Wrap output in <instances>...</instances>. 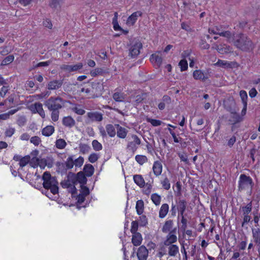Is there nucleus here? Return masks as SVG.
<instances>
[{
	"mask_svg": "<svg viewBox=\"0 0 260 260\" xmlns=\"http://www.w3.org/2000/svg\"><path fill=\"white\" fill-rule=\"evenodd\" d=\"M234 40V45L243 51L250 52L253 50L254 47L252 41L242 33L237 35Z\"/></svg>",
	"mask_w": 260,
	"mask_h": 260,
	"instance_id": "nucleus-1",
	"label": "nucleus"
},
{
	"mask_svg": "<svg viewBox=\"0 0 260 260\" xmlns=\"http://www.w3.org/2000/svg\"><path fill=\"white\" fill-rule=\"evenodd\" d=\"M19 105L18 100L15 93L10 94L6 99L0 102V108L4 110L12 109L6 114H15L20 109Z\"/></svg>",
	"mask_w": 260,
	"mask_h": 260,
	"instance_id": "nucleus-2",
	"label": "nucleus"
},
{
	"mask_svg": "<svg viewBox=\"0 0 260 260\" xmlns=\"http://www.w3.org/2000/svg\"><path fill=\"white\" fill-rule=\"evenodd\" d=\"M43 187L50 189L51 192L55 195L58 193V183L54 177H52L50 172L46 171L42 176Z\"/></svg>",
	"mask_w": 260,
	"mask_h": 260,
	"instance_id": "nucleus-3",
	"label": "nucleus"
},
{
	"mask_svg": "<svg viewBox=\"0 0 260 260\" xmlns=\"http://www.w3.org/2000/svg\"><path fill=\"white\" fill-rule=\"evenodd\" d=\"M66 102H67L66 101L59 96H51L46 101L45 106L50 111H52V114H55L59 112V110L64 106Z\"/></svg>",
	"mask_w": 260,
	"mask_h": 260,
	"instance_id": "nucleus-4",
	"label": "nucleus"
},
{
	"mask_svg": "<svg viewBox=\"0 0 260 260\" xmlns=\"http://www.w3.org/2000/svg\"><path fill=\"white\" fill-rule=\"evenodd\" d=\"M254 185L252 179L244 174L240 175L238 183V190L247 191L251 192Z\"/></svg>",
	"mask_w": 260,
	"mask_h": 260,
	"instance_id": "nucleus-5",
	"label": "nucleus"
},
{
	"mask_svg": "<svg viewBox=\"0 0 260 260\" xmlns=\"http://www.w3.org/2000/svg\"><path fill=\"white\" fill-rule=\"evenodd\" d=\"M187 202L184 199L180 198L176 200L175 204L173 202L171 204L170 213L171 216H176L177 212H178V216H182L185 211L187 207Z\"/></svg>",
	"mask_w": 260,
	"mask_h": 260,
	"instance_id": "nucleus-6",
	"label": "nucleus"
},
{
	"mask_svg": "<svg viewBox=\"0 0 260 260\" xmlns=\"http://www.w3.org/2000/svg\"><path fill=\"white\" fill-rule=\"evenodd\" d=\"M177 228H174L172 231L168 233L166 236V239L164 242L165 246L174 245V243L177 241V237L176 236Z\"/></svg>",
	"mask_w": 260,
	"mask_h": 260,
	"instance_id": "nucleus-7",
	"label": "nucleus"
},
{
	"mask_svg": "<svg viewBox=\"0 0 260 260\" xmlns=\"http://www.w3.org/2000/svg\"><path fill=\"white\" fill-rule=\"evenodd\" d=\"M142 44L140 42H137L132 45L129 48V55L132 57L135 58L140 53V49L142 48Z\"/></svg>",
	"mask_w": 260,
	"mask_h": 260,
	"instance_id": "nucleus-8",
	"label": "nucleus"
},
{
	"mask_svg": "<svg viewBox=\"0 0 260 260\" xmlns=\"http://www.w3.org/2000/svg\"><path fill=\"white\" fill-rule=\"evenodd\" d=\"M150 61L155 68H159L161 65L162 58L159 52H156L151 55Z\"/></svg>",
	"mask_w": 260,
	"mask_h": 260,
	"instance_id": "nucleus-9",
	"label": "nucleus"
},
{
	"mask_svg": "<svg viewBox=\"0 0 260 260\" xmlns=\"http://www.w3.org/2000/svg\"><path fill=\"white\" fill-rule=\"evenodd\" d=\"M215 65L222 67L225 69H232L238 66V63L236 61H228L226 60L218 59Z\"/></svg>",
	"mask_w": 260,
	"mask_h": 260,
	"instance_id": "nucleus-10",
	"label": "nucleus"
},
{
	"mask_svg": "<svg viewBox=\"0 0 260 260\" xmlns=\"http://www.w3.org/2000/svg\"><path fill=\"white\" fill-rule=\"evenodd\" d=\"M142 12L140 11H137L133 13L129 16L126 20V23L128 26H133L138 20L139 17L142 16Z\"/></svg>",
	"mask_w": 260,
	"mask_h": 260,
	"instance_id": "nucleus-11",
	"label": "nucleus"
},
{
	"mask_svg": "<svg viewBox=\"0 0 260 260\" xmlns=\"http://www.w3.org/2000/svg\"><path fill=\"white\" fill-rule=\"evenodd\" d=\"M138 260H147L148 256V250L146 247L142 245L139 247L137 252Z\"/></svg>",
	"mask_w": 260,
	"mask_h": 260,
	"instance_id": "nucleus-12",
	"label": "nucleus"
},
{
	"mask_svg": "<svg viewBox=\"0 0 260 260\" xmlns=\"http://www.w3.org/2000/svg\"><path fill=\"white\" fill-rule=\"evenodd\" d=\"M152 170L153 174L156 177H158L161 175L162 171V165L160 161L156 160L154 161L152 166Z\"/></svg>",
	"mask_w": 260,
	"mask_h": 260,
	"instance_id": "nucleus-13",
	"label": "nucleus"
},
{
	"mask_svg": "<svg viewBox=\"0 0 260 260\" xmlns=\"http://www.w3.org/2000/svg\"><path fill=\"white\" fill-rule=\"evenodd\" d=\"M192 75L195 80H199L202 81H205L208 78L207 74L204 73V72L201 70L194 71Z\"/></svg>",
	"mask_w": 260,
	"mask_h": 260,
	"instance_id": "nucleus-14",
	"label": "nucleus"
},
{
	"mask_svg": "<svg viewBox=\"0 0 260 260\" xmlns=\"http://www.w3.org/2000/svg\"><path fill=\"white\" fill-rule=\"evenodd\" d=\"M29 109L33 114H36V113H38V114H42L44 113L43 105L41 103L39 102L29 105Z\"/></svg>",
	"mask_w": 260,
	"mask_h": 260,
	"instance_id": "nucleus-15",
	"label": "nucleus"
},
{
	"mask_svg": "<svg viewBox=\"0 0 260 260\" xmlns=\"http://www.w3.org/2000/svg\"><path fill=\"white\" fill-rule=\"evenodd\" d=\"M239 95L243 105V108L242 110L241 114H245L247 105V93L246 91L244 90H241L240 91Z\"/></svg>",
	"mask_w": 260,
	"mask_h": 260,
	"instance_id": "nucleus-16",
	"label": "nucleus"
},
{
	"mask_svg": "<svg viewBox=\"0 0 260 260\" xmlns=\"http://www.w3.org/2000/svg\"><path fill=\"white\" fill-rule=\"evenodd\" d=\"M147 97L146 93H141L140 94H136L131 96V101L134 102L136 104L141 103Z\"/></svg>",
	"mask_w": 260,
	"mask_h": 260,
	"instance_id": "nucleus-17",
	"label": "nucleus"
},
{
	"mask_svg": "<svg viewBox=\"0 0 260 260\" xmlns=\"http://www.w3.org/2000/svg\"><path fill=\"white\" fill-rule=\"evenodd\" d=\"M173 225H174V222H173V220H172V219L167 220L165 222V223L162 226V228H161V231L164 233H170L174 229V228H173Z\"/></svg>",
	"mask_w": 260,
	"mask_h": 260,
	"instance_id": "nucleus-18",
	"label": "nucleus"
},
{
	"mask_svg": "<svg viewBox=\"0 0 260 260\" xmlns=\"http://www.w3.org/2000/svg\"><path fill=\"white\" fill-rule=\"evenodd\" d=\"M62 85V80H54L48 83L47 88L49 90H55L60 88Z\"/></svg>",
	"mask_w": 260,
	"mask_h": 260,
	"instance_id": "nucleus-19",
	"label": "nucleus"
},
{
	"mask_svg": "<svg viewBox=\"0 0 260 260\" xmlns=\"http://www.w3.org/2000/svg\"><path fill=\"white\" fill-rule=\"evenodd\" d=\"M74 160L73 158V156H69L64 164H62V166L64 167L63 170L67 171L68 170L72 169L74 165Z\"/></svg>",
	"mask_w": 260,
	"mask_h": 260,
	"instance_id": "nucleus-20",
	"label": "nucleus"
},
{
	"mask_svg": "<svg viewBox=\"0 0 260 260\" xmlns=\"http://www.w3.org/2000/svg\"><path fill=\"white\" fill-rule=\"evenodd\" d=\"M169 211V205L167 203L162 204L159 210V217L161 219L164 218L168 214Z\"/></svg>",
	"mask_w": 260,
	"mask_h": 260,
	"instance_id": "nucleus-21",
	"label": "nucleus"
},
{
	"mask_svg": "<svg viewBox=\"0 0 260 260\" xmlns=\"http://www.w3.org/2000/svg\"><path fill=\"white\" fill-rule=\"evenodd\" d=\"M62 124L66 127L71 128L75 125V121L70 115H68L62 119Z\"/></svg>",
	"mask_w": 260,
	"mask_h": 260,
	"instance_id": "nucleus-22",
	"label": "nucleus"
},
{
	"mask_svg": "<svg viewBox=\"0 0 260 260\" xmlns=\"http://www.w3.org/2000/svg\"><path fill=\"white\" fill-rule=\"evenodd\" d=\"M168 246V254L170 256L175 257L179 254V247L175 244L170 245Z\"/></svg>",
	"mask_w": 260,
	"mask_h": 260,
	"instance_id": "nucleus-23",
	"label": "nucleus"
},
{
	"mask_svg": "<svg viewBox=\"0 0 260 260\" xmlns=\"http://www.w3.org/2000/svg\"><path fill=\"white\" fill-rule=\"evenodd\" d=\"M142 240V235L140 233L133 234L132 242L134 246H138L140 245Z\"/></svg>",
	"mask_w": 260,
	"mask_h": 260,
	"instance_id": "nucleus-24",
	"label": "nucleus"
},
{
	"mask_svg": "<svg viewBox=\"0 0 260 260\" xmlns=\"http://www.w3.org/2000/svg\"><path fill=\"white\" fill-rule=\"evenodd\" d=\"M134 182L140 188H142L145 186V180L141 175H135L133 176Z\"/></svg>",
	"mask_w": 260,
	"mask_h": 260,
	"instance_id": "nucleus-25",
	"label": "nucleus"
},
{
	"mask_svg": "<svg viewBox=\"0 0 260 260\" xmlns=\"http://www.w3.org/2000/svg\"><path fill=\"white\" fill-rule=\"evenodd\" d=\"M54 127L52 125H47L42 130V134L45 137L51 136L54 132Z\"/></svg>",
	"mask_w": 260,
	"mask_h": 260,
	"instance_id": "nucleus-26",
	"label": "nucleus"
},
{
	"mask_svg": "<svg viewBox=\"0 0 260 260\" xmlns=\"http://www.w3.org/2000/svg\"><path fill=\"white\" fill-rule=\"evenodd\" d=\"M218 52L222 54H227L232 52V48L226 45H220L217 46Z\"/></svg>",
	"mask_w": 260,
	"mask_h": 260,
	"instance_id": "nucleus-27",
	"label": "nucleus"
},
{
	"mask_svg": "<svg viewBox=\"0 0 260 260\" xmlns=\"http://www.w3.org/2000/svg\"><path fill=\"white\" fill-rule=\"evenodd\" d=\"M83 171L87 177H91L94 173V167L90 164H86L84 166Z\"/></svg>",
	"mask_w": 260,
	"mask_h": 260,
	"instance_id": "nucleus-28",
	"label": "nucleus"
},
{
	"mask_svg": "<svg viewBox=\"0 0 260 260\" xmlns=\"http://www.w3.org/2000/svg\"><path fill=\"white\" fill-rule=\"evenodd\" d=\"M117 125L118 126L117 131V137L121 139L125 138L127 135V133L126 129L122 126H120L118 124Z\"/></svg>",
	"mask_w": 260,
	"mask_h": 260,
	"instance_id": "nucleus-29",
	"label": "nucleus"
},
{
	"mask_svg": "<svg viewBox=\"0 0 260 260\" xmlns=\"http://www.w3.org/2000/svg\"><path fill=\"white\" fill-rule=\"evenodd\" d=\"M244 115H233L229 119L230 124H235L241 121Z\"/></svg>",
	"mask_w": 260,
	"mask_h": 260,
	"instance_id": "nucleus-30",
	"label": "nucleus"
},
{
	"mask_svg": "<svg viewBox=\"0 0 260 260\" xmlns=\"http://www.w3.org/2000/svg\"><path fill=\"white\" fill-rule=\"evenodd\" d=\"M252 236L254 239V242L259 245L260 244V229L257 228L254 230H252Z\"/></svg>",
	"mask_w": 260,
	"mask_h": 260,
	"instance_id": "nucleus-31",
	"label": "nucleus"
},
{
	"mask_svg": "<svg viewBox=\"0 0 260 260\" xmlns=\"http://www.w3.org/2000/svg\"><path fill=\"white\" fill-rule=\"evenodd\" d=\"M136 209L138 215H141L144 211V202L142 200H138L136 203Z\"/></svg>",
	"mask_w": 260,
	"mask_h": 260,
	"instance_id": "nucleus-32",
	"label": "nucleus"
},
{
	"mask_svg": "<svg viewBox=\"0 0 260 260\" xmlns=\"http://www.w3.org/2000/svg\"><path fill=\"white\" fill-rule=\"evenodd\" d=\"M160 184L162 187L165 190H169L171 187V183L169 179L165 177L160 181Z\"/></svg>",
	"mask_w": 260,
	"mask_h": 260,
	"instance_id": "nucleus-33",
	"label": "nucleus"
},
{
	"mask_svg": "<svg viewBox=\"0 0 260 260\" xmlns=\"http://www.w3.org/2000/svg\"><path fill=\"white\" fill-rule=\"evenodd\" d=\"M106 129L108 135L110 137H114L116 135V131L114 126L111 124H107L106 126Z\"/></svg>",
	"mask_w": 260,
	"mask_h": 260,
	"instance_id": "nucleus-34",
	"label": "nucleus"
},
{
	"mask_svg": "<svg viewBox=\"0 0 260 260\" xmlns=\"http://www.w3.org/2000/svg\"><path fill=\"white\" fill-rule=\"evenodd\" d=\"M30 156L28 155L22 157L19 162L20 168H22L26 166L30 162Z\"/></svg>",
	"mask_w": 260,
	"mask_h": 260,
	"instance_id": "nucleus-35",
	"label": "nucleus"
},
{
	"mask_svg": "<svg viewBox=\"0 0 260 260\" xmlns=\"http://www.w3.org/2000/svg\"><path fill=\"white\" fill-rule=\"evenodd\" d=\"M135 160L139 165H143L147 162L148 158L145 155L138 154L135 156Z\"/></svg>",
	"mask_w": 260,
	"mask_h": 260,
	"instance_id": "nucleus-36",
	"label": "nucleus"
},
{
	"mask_svg": "<svg viewBox=\"0 0 260 260\" xmlns=\"http://www.w3.org/2000/svg\"><path fill=\"white\" fill-rule=\"evenodd\" d=\"M10 90V87L9 85H3L0 89V96L4 98L7 94L9 93Z\"/></svg>",
	"mask_w": 260,
	"mask_h": 260,
	"instance_id": "nucleus-37",
	"label": "nucleus"
},
{
	"mask_svg": "<svg viewBox=\"0 0 260 260\" xmlns=\"http://www.w3.org/2000/svg\"><path fill=\"white\" fill-rule=\"evenodd\" d=\"M14 60L13 55H9L3 59L1 62V66H7L12 63Z\"/></svg>",
	"mask_w": 260,
	"mask_h": 260,
	"instance_id": "nucleus-38",
	"label": "nucleus"
},
{
	"mask_svg": "<svg viewBox=\"0 0 260 260\" xmlns=\"http://www.w3.org/2000/svg\"><path fill=\"white\" fill-rule=\"evenodd\" d=\"M151 199L153 203L156 206H158L160 204L161 197L156 193L151 194Z\"/></svg>",
	"mask_w": 260,
	"mask_h": 260,
	"instance_id": "nucleus-39",
	"label": "nucleus"
},
{
	"mask_svg": "<svg viewBox=\"0 0 260 260\" xmlns=\"http://www.w3.org/2000/svg\"><path fill=\"white\" fill-rule=\"evenodd\" d=\"M252 208V205L251 202L248 203L245 206L242 207V211L243 215H249V214L251 212Z\"/></svg>",
	"mask_w": 260,
	"mask_h": 260,
	"instance_id": "nucleus-40",
	"label": "nucleus"
},
{
	"mask_svg": "<svg viewBox=\"0 0 260 260\" xmlns=\"http://www.w3.org/2000/svg\"><path fill=\"white\" fill-rule=\"evenodd\" d=\"M67 143L63 139H57L55 142V146L57 148L62 149L66 147Z\"/></svg>",
	"mask_w": 260,
	"mask_h": 260,
	"instance_id": "nucleus-41",
	"label": "nucleus"
},
{
	"mask_svg": "<svg viewBox=\"0 0 260 260\" xmlns=\"http://www.w3.org/2000/svg\"><path fill=\"white\" fill-rule=\"evenodd\" d=\"M143 194L149 196L152 191V185L151 183H145V186L143 187Z\"/></svg>",
	"mask_w": 260,
	"mask_h": 260,
	"instance_id": "nucleus-42",
	"label": "nucleus"
},
{
	"mask_svg": "<svg viewBox=\"0 0 260 260\" xmlns=\"http://www.w3.org/2000/svg\"><path fill=\"white\" fill-rule=\"evenodd\" d=\"M181 72L185 71L188 69V62L185 59H181L178 63Z\"/></svg>",
	"mask_w": 260,
	"mask_h": 260,
	"instance_id": "nucleus-43",
	"label": "nucleus"
},
{
	"mask_svg": "<svg viewBox=\"0 0 260 260\" xmlns=\"http://www.w3.org/2000/svg\"><path fill=\"white\" fill-rule=\"evenodd\" d=\"M113 98L116 102H122L124 100L123 93L116 92L113 94Z\"/></svg>",
	"mask_w": 260,
	"mask_h": 260,
	"instance_id": "nucleus-44",
	"label": "nucleus"
},
{
	"mask_svg": "<svg viewBox=\"0 0 260 260\" xmlns=\"http://www.w3.org/2000/svg\"><path fill=\"white\" fill-rule=\"evenodd\" d=\"M81 92L84 93L87 98L89 99L92 97V92H93V91H91L90 87H83L81 89Z\"/></svg>",
	"mask_w": 260,
	"mask_h": 260,
	"instance_id": "nucleus-45",
	"label": "nucleus"
},
{
	"mask_svg": "<svg viewBox=\"0 0 260 260\" xmlns=\"http://www.w3.org/2000/svg\"><path fill=\"white\" fill-rule=\"evenodd\" d=\"M72 111L76 114H84L85 111L82 109V106L79 105H75L72 108Z\"/></svg>",
	"mask_w": 260,
	"mask_h": 260,
	"instance_id": "nucleus-46",
	"label": "nucleus"
},
{
	"mask_svg": "<svg viewBox=\"0 0 260 260\" xmlns=\"http://www.w3.org/2000/svg\"><path fill=\"white\" fill-rule=\"evenodd\" d=\"M146 120L148 122H149L153 126H158L161 124L162 121L160 120L152 119L150 118H147Z\"/></svg>",
	"mask_w": 260,
	"mask_h": 260,
	"instance_id": "nucleus-47",
	"label": "nucleus"
},
{
	"mask_svg": "<svg viewBox=\"0 0 260 260\" xmlns=\"http://www.w3.org/2000/svg\"><path fill=\"white\" fill-rule=\"evenodd\" d=\"M93 148L95 151H100L102 149V145L96 140H94L92 142Z\"/></svg>",
	"mask_w": 260,
	"mask_h": 260,
	"instance_id": "nucleus-48",
	"label": "nucleus"
},
{
	"mask_svg": "<svg viewBox=\"0 0 260 260\" xmlns=\"http://www.w3.org/2000/svg\"><path fill=\"white\" fill-rule=\"evenodd\" d=\"M103 73L104 71L102 68H96L90 71V75L93 77L99 75H103Z\"/></svg>",
	"mask_w": 260,
	"mask_h": 260,
	"instance_id": "nucleus-49",
	"label": "nucleus"
},
{
	"mask_svg": "<svg viewBox=\"0 0 260 260\" xmlns=\"http://www.w3.org/2000/svg\"><path fill=\"white\" fill-rule=\"evenodd\" d=\"M138 229V222L137 221H133L131 223V232L134 234L139 233L137 232Z\"/></svg>",
	"mask_w": 260,
	"mask_h": 260,
	"instance_id": "nucleus-50",
	"label": "nucleus"
},
{
	"mask_svg": "<svg viewBox=\"0 0 260 260\" xmlns=\"http://www.w3.org/2000/svg\"><path fill=\"white\" fill-rule=\"evenodd\" d=\"M117 14V13L116 12L115 13V17L113 19V21H112V23L113 24V28L115 31L120 30L122 29V28L119 25L118 21L117 20V18H116Z\"/></svg>",
	"mask_w": 260,
	"mask_h": 260,
	"instance_id": "nucleus-51",
	"label": "nucleus"
},
{
	"mask_svg": "<svg viewBox=\"0 0 260 260\" xmlns=\"http://www.w3.org/2000/svg\"><path fill=\"white\" fill-rule=\"evenodd\" d=\"M99 158V156L95 153H91L88 156V161L91 163H94Z\"/></svg>",
	"mask_w": 260,
	"mask_h": 260,
	"instance_id": "nucleus-52",
	"label": "nucleus"
},
{
	"mask_svg": "<svg viewBox=\"0 0 260 260\" xmlns=\"http://www.w3.org/2000/svg\"><path fill=\"white\" fill-rule=\"evenodd\" d=\"M74 165L77 168L81 167L84 162V158L82 156H80L78 158L74 160Z\"/></svg>",
	"mask_w": 260,
	"mask_h": 260,
	"instance_id": "nucleus-53",
	"label": "nucleus"
},
{
	"mask_svg": "<svg viewBox=\"0 0 260 260\" xmlns=\"http://www.w3.org/2000/svg\"><path fill=\"white\" fill-rule=\"evenodd\" d=\"M180 216L181 217V222L182 224L181 226V229L182 232H185L187 228V220L186 218L184 217V215Z\"/></svg>",
	"mask_w": 260,
	"mask_h": 260,
	"instance_id": "nucleus-54",
	"label": "nucleus"
},
{
	"mask_svg": "<svg viewBox=\"0 0 260 260\" xmlns=\"http://www.w3.org/2000/svg\"><path fill=\"white\" fill-rule=\"evenodd\" d=\"M218 35H219L220 36L225 37L229 40L231 39L232 36L231 32L229 30L223 31L221 32L218 31Z\"/></svg>",
	"mask_w": 260,
	"mask_h": 260,
	"instance_id": "nucleus-55",
	"label": "nucleus"
},
{
	"mask_svg": "<svg viewBox=\"0 0 260 260\" xmlns=\"http://www.w3.org/2000/svg\"><path fill=\"white\" fill-rule=\"evenodd\" d=\"M30 142L35 146H38L41 142V139L38 136L32 137L30 139Z\"/></svg>",
	"mask_w": 260,
	"mask_h": 260,
	"instance_id": "nucleus-56",
	"label": "nucleus"
},
{
	"mask_svg": "<svg viewBox=\"0 0 260 260\" xmlns=\"http://www.w3.org/2000/svg\"><path fill=\"white\" fill-rule=\"evenodd\" d=\"M26 122V119L24 116H20L18 117L17 123L20 126L24 125Z\"/></svg>",
	"mask_w": 260,
	"mask_h": 260,
	"instance_id": "nucleus-57",
	"label": "nucleus"
},
{
	"mask_svg": "<svg viewBox=\"0 0 260 260\" xmlns=\"http://www.w3.org/2000/svg\"><path fill=\"white\" fill-rule=\"evenodd\" d=\"M83 64L82 63L79 62L74 65H71V72L77 71L82 68Z\"/></svg>",
	"mask_w": 260,
	"mask_h": 260,
	"instance_id": "nucleus-58",
	"label": "nucleus"
},
{
	"mask_svg": "<svg viewBox=\"0 0 260 260\" xmlns=\"http://www.w3.org/2000/svg\"><path fill=\"white\" fill-rule=\"evenodd\" d=\"M138 146L133 142H129L127 146V148L133 152H135Z\"/></svg>",
	"mask_w": 260,
	"mask_h": 260,
	"instance_id": "nucleus-59",
	"label": "nucleus"
},
{
	"mask_svg": "<svg viewBox=\"0 0 260 260\" xmlns=\"http://www.w3.org/2000/svg\"><path fill=\"white\" fill-rule=\"evenodd\" d=\"M181 28L184 29L188 32H191L192 31L189 25L185 22H183L181 24Z\"/></svg>",
	"mask_w": 260,
	"mask_h": 260,
	"instance_id": "nucleus-60",
	"label": "nucleus"
},
{
	"mask_svg": "<svg viewBox=\"0 0 260 260\" xmlns=\"http://www.w3.org/2000/svg\"><path fill=\"white\" fill-rule=\"evenodd\" d=\"M15 129L12 127L7 128L5 131V136L8 137H11L15 133Z\"/></svg>",
	"mask_w": 260,
	"mask_h": 260,
	"instance_id": "nucleus-61",
	"label": "nucleus"
},
{
	"mask_svg": "<svg viewBox=\"0 0 260 260\" xmlns=\"http://www.w3.org/2000/svg\"><path fill=\"white\" fill-rule=\"evenodd\" d=\"M9 51L8 49L7 46L0 47V55L3 56H6L9 53Z\"/></svg>",
	"mask_w": 260,
	"mask_h": 260,
	"instance_id": "nucleus-62",
	"label": "nucleus"
},
{
	"mask_svg": "<svg viewBox=\"0 0 260 260\" xmlns=\"http://www.w3.org/2000/svg\"><path fill=\"white\" fill-rule=\"evenodd\" d=\"M50 6L52 8H56L59 5L60 2L61 0H50Z\"/></svg>",
	"mask_w": 260,
	"mask_h": 260,
	"instance_id": "nucleus-63",
	"label": "nucleus"
},
{
	"mask_svg": "<svg viewBox=\"0 0 260 260\" xmlns=\"http://www.w3.org/2000/svg\"><path fill=\"white\" fill-rule=\"evenodd\" d=\"M43 25L48 28H52V24L51 20L49 19H46L43 22Z\"/></svg>",
	"mask_w": 260,
	"mask_h": 260,
	"instance_id": "nucleus-64",
	"label": "nucleus"
}]
</instances>
